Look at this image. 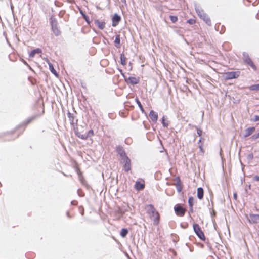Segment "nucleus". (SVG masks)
<instances>
[{
  "label": "nucleus",
  "instance_id": "obj_1",
  "mask_svg": "<svg viewBox=\"0 0 259 259\" xmlns=\"http://www.w3.org/2000/svg\"><path fill=\"white\" fill-rule=\"evenodd\" d=\"M147 213H148L150 218L152 219L153 224L157 226L159 224L160 222V214L152 204H149L146 206Z\"/></svg>",
  "mask_w": 259,
  "mask_h": 259
},
{
  "label": "nucleus",
  "instance_id": "obj_2",
  "mask_svg": "<svg viewBox=\"0 0 259 259\" xmlns=\"http://www.w3.org/2000/svg\"><path fill=\"white\" fill-rule=\"evenodd\" d=\"M195 10L196 13L201 19H202L207 25H211L210 19L202 9L197 8L195 9Z\"/></svg>",
  "mask_w": 259,
  "mask_h": 259
},
{
  "label": "nucleus",
  "instance_id": "obj_3",
  "mask_svg": "<svg viewBox=\"0 0 259 259\" xmlns=\"http://www.w3.org/2000/svg\"><path fill=\"white\" fill-rule=\"evenodd\" d=\"M193 229L197 236L200 239L205 240V237L204 234L198 224H194L193 225Z\"/></svg>",
  "mask_w": 259,
  "mask_h": 259
},
{
  "label": "nucleus",
  "instance_id": "obj_4",
  "mask_svg": "<svg viewBox=\"0 0 259 259\" xmlns=\"http://www.w3.org/2000/svg\"><path fill=\"white\" fill-rule=\"evenodd\" d=\"M240 71L228 72L224 73L225 79L230 80L238 78L240 75Z\"/></svg>",
  "mask_w": 259,
  "mask_h": 259
},
{
  "label": "nucleus",
  "instance_id": "obj_5",
  "mask_svg": "<svg viewBox=\"0 0 259 259\" xmlns=\"http://www.w3.org/2000/svg\"><path fill=\"white\" fill-rule=\"evenodd\" d=\"M174 209L176 214L178 216L180 217H183L185 215V212L186 211V209L183 208L180 204L176 205L174 207Z\"/></svg>",
  "mask_w": 259,
  "mask_h": 259
},
{
  "label": "nucleus",
  "instance_id": "obj_6",
  "mask_svg": "<svg viewBox=\"0 0 259 259\" xmlns=\"http://www.w3.org/2000/svg\"><path fill=\"white\" fill-rule=\"evenodd\" d=\"M124 163L123 168L126 172L129 171L131 169V161L128 157H126L123 160Z\"/></svg>",
  "mask_w": 259,
  "mask_h": 259
},
{
  "label": "nucleus",
  "instance_id": "obj_7",
  "mask_svg": "<svg viewBox=\"0 0 259 259\" xmlns=\"http://www.w3.org/2000/svg\"><path fill=\"white\" fill-rule=\"evenodd\" d=\"M249 221L251 223H257L259 222V214H250L248 218Z\"/></svg>",
  "mask_w": 259,
  "mask_h": 259
},
{
  "label": "nucleus",
  "instance_id": "obj_8",
  "mask_svg": "<svg viewBox=\"0 0 259 259\" xmlns=\"http://www.w3.org/2000/svg\"><path fill=\"white\" fill-rule=\"evenodd\" d=\"M149 117L154 123H156L158 120V114L156 112L151 110L149 113Z\"/></svg>",
  "mask_w": 259,
  "mask_h": 259
},
{
  "label": "nucleus",
  "instance_id": "obj_9",
  "mask_svg": "<svg viewBox=\"0 0 259 259\" xmlns=\"http://www.w3.org/2000/svg\"><path fill=\"white\" fill-rule=\"evenodd\" d=\"M120 20L121 18L119 15L116 14H114L112 18V26L113 27L116 26Z\"/></svg>",
  "mask_w": 259,
  "mask_h": 259
},
{
  "label": "nucleus",
  "instance_id": "obj_10",
  "mask_svg": "<svg viewBox=\"0 0 259 259\" xmlns=\"http://www.w3.org/2000/svg\"><path fill=\"white\" fill-rule=\"evenodd\" d=\"M245 62L248 64L252 69L254 70H256V67L255 65L254 64L253 61L249 57H246L244 60Z\"/></svg>",
  "mask_w": 259,
  "mask_h": 259
},
{
  "label": "nucleus",
  "instance_id": "obj_11",
  "mask_svg": "<svg viewBox=\"0 0 259 259\" xmlns=\"http://www.w3.org/2000/svg\"><path fill=\"white\" fill-rule=\"evenodd\" d=\"M128 81L132 84H136L139 82L140 78L131 76L128 77Z\"/></svg>",
  "mask_w": 259,
  "mask_h": 259
},
{
  "label": "nucleus",
  "instance_id": "obj_12",
  "mask_svg": "<svg viewBox=\"0 0 259 259\" xmlns=\"http://www.w3.org/2000/svg\"><path fill=\"white\" fill-rule=\"evenodd\" d=\"M41 49L40 48H37L31 51L29 53V56L30 58H33L36 54H41Z\"/></svg>",
  "mask_w": 259,
  "mask_h": 259
},
{
  "label": "nucleus",
  "instance_id": "obj_13",
  "mask_svg": "<svg viewBox=\"0 0 259 259\" xmlns=\"http://www.w3.org/2000/svg\"><path fill=\"white\" fill-rule=\"evenodd\" d=\"M255 130L254 127H251L245 130L244 137H247L251 135Z\"/></svg>",
  "mask_w": 259,
  "mask_h": 259
},
{
  "label": "nucleus",
  "instance_id": "obj_14",
  "mask_svg": "<svg viewBox=\"0 0 259 259\" xmlns=\"http://www.w3.org/2000/svg\"><path fill=\"white\" fill-rule=\"evenodd\" d=\"M95 23L100 29H103L105 27L106 23L104 21H100L99 20H96Z\"/></svg>",
  "mask_w": 259,
  "mask_h": 259
},
{
  "label": "nucleus",
  "instance_id": "obj_15",
  "mask_svg": "<svg viewBox=\"0 0 259 259\" xmlns=\"http://www.w3.org/2000/svg\"><path fill=\"white\" fill-rule=\"evenodd\" d=\"M204 190L202 188L199 187L197 190V196L199 199L202 200L203 198Z\"/></svg>",
  "mask_w": 259,
  "mask_h": 259
},
{
  "label": "nucleus",
  "instance_id": "obj_16",
  "mask_svg": "<svg viewBox=\"0 0 259 259\" xmlns=\"http://www.w3.org/2000/svg\"><path fill=\"white\" fill-rule=\"evenodd\" d=\"M145 187V185L143 183H141L139 182H136L135 185V188L137 190H142Z\"/></svg>",
  "mask_w": 259,
  "mask_h": 259
},
{
  "label": "nucleus",
  "instance_id": "obj_17",
  "mask_svg": "<svg viewBox=\"0 0 259 259\" xmlns=\"http://www.w3.org/2000/svg\"><path fill=\"white\" fill-rule=\"evenodd\" d=\"M115 46L119 48L120 47V35H116L114 40Z\"/></svg>",
  "mask_w": 259,
  "mask_h": 259
},
{
  "label": "nucleus",
  "instance_id": "obj_18",
  "mask_svg": "<svg viewBox=\"0 0 259 259\" xmlns=\"http://www.w3.org/2000/svg\"><path fill=\"white\" fill-rule=\"evenodd\" d=\"M67 117L69 118V120L70 121L71 124H74L75 123V117L74 115L72 113H71L70 112H68L67 113Z\"/></svg>",
  "mask_w": 259,
  "mask_h": 259
},
{
  "label": "nucleus",
  "instance_id": "obj_19",
  "mask_svg": "<svg viewBox=\"0 0 259 259\" xmlns=\"http://www.w3.org/2000/svg\"><path fill=\"white\" fill-rule=\"evenodd\" d=\"M121 64L124 66L126 64V58L123 53L120 54V56Z\"/></svg>",
  "mask_w": 259,
  "mask_h": 259
},
{
  "label": "nucleus",
  "instance_id": "obj_20",
  "mask_svg": "<svg viewBox=\"0 0 259 259\" xmlns=\"http://www.w3.org/2000/svg\"><path fill=\"white\" fill-rule=\"evenodd\" d=\"M75 134L76 135L79 137V138L83 139V140H86L87 139V136L85 134H81L80 132L78 131H75Z\"/></svg>",
  "mask_w": 259,
  "mask_h": 259
},
{
  "label": "nucleus",
  "instance_id": "obj_21",
  "mask_svg": "<svg viewBox=\"0 0 259 259\" xmlns=\"http://www.w3.org/2000/svg\"><path fill=\"white\" fill-rule=\"evenodd\" d=\"M35 119V117H31L29 119H27V120H26L23 123V125L24 126H27L29 124H30L31 122H32L34 119Z\"/></svg>",
  "mask_w": 259,
  "mask_h": 259
},
{
  "label": "nucleus",
  "instance_id": "obj_22",
  "mask_svg": "<svg viewBox=\"0 0 259 259\" xmlns=\"http://www.w3.org/2000/svg\"><path fill=\"white\" fill-rule=\"evenodd\" d=\"M49 69H50L51 72L52 73H53L54 75H55L56 76H57L58 74H57L56 71L55 70V69H54L53 64L51 63H49Z\"/></svg>",
  "mask_w": 259,
  "mask_h": 259
},
{
  "label": "nucleus",
  "instance_id": "obj_23",
  "mask_svg": "<svg viewBox=\"0 0 259 259\" xmlns=\"http://www.w3.org/2000/svg\"><path fill=\"white\" fill-rule=\"evenodd\" d=\"M194 199L193 197H190L188 200V203L190 207L191 208L192 211L193 210V206L194 205Z\"/></svg>",
  "mask_w": 259,
  "mask_h": 259
},
{
  "label": "nucleus",
  "instance_id": "obj_24",
  "mask_svg": "<svg viewBox=\"0 0 259 259\" xmlns=\"http://www.w3.org/2000/svg\"><path fill=\"white\" fill-rule=\"evenodd\" d=\"M128 233V231L127 229L123 228L121 230L120 232V235L122 237L124 238L127 235Z\"/></svg>",
  "mask_w": 259,
  "mask_h": 259
},
{
  "label": "nucleus",
  "instance_id": "obj_25",
  "mask_svg": "<svg viewBox=\"0 0 259 259\" xmlns=\"http://www.w3.org/2000/svg\"><path fill=\"white\" fill-rule=\"evenodd\" d=\"M248 89L251 91H259V83L252 85L249 87Z\"/></svg>",
  "mask_w": 259,
  "mask_h": 259
},
{
  "label": "nucleus",
  "instance_id": "obj_26",
  "mask_svg": "<svg viewBox=\"0 0 259 259\" xmlns=\"http://www.w3.org/2000/svg\"><path fill=\"white\" fill-rule=\"evenodd\" d=\"M178 182L176 185L177 190L179 192H181L182 190V186L181 185V181L179 178H178Z\"/></svg>",
  "mask_w": 259,
  "mask_h": 259
},
{
  "label": "nucleus",
  "instance_id": "obj_27",
  "mask_svg": "<svg viewBox=\"0 0 259 259\" xmlns=\"http://www.w3.org/2000/svg\"><path fill=\"white\" fill-rule=\"evenodd\" d=\"M135 101L137 103V104H138V106L139 107L141 111L142 112H144V108H143V106L141 103V102H140L139 100L138 99V98H136L135 99Z\"/></svg>",
  "mask_w": 259,
  "mask_h": 259
},
{
  "label": "nucleus",
  "instance_id": "obj_28",
  "mask_svg": "<svg viewBox=\"0 0 259 259\" xmlns=\"http://www.w3.org/2000/svg\"><path fill=\"white\" fill-rule=\"evenodd\" d=\"M86 134L87 139L89 137H91L94 135V132L93 130H90Z\"/></svg>",
  "mask_w": 259,
  "mask_h": 259
},
{
  "label": "nucleus",
  "instance_id": "obj_29",
  "mask_svg": "<svg viewBox=\"0 0 259 259\" xmlns=\"http://www.w3.org/2000/svg\"><path fill=\"white\" fill-rule=\"evenodd\" d=\"M169 18L172 23H175L178 21V17L176 16L170 15Z\"/></svg>",
  "mask_w": 259,
  "mask_h": 259
},
{
  "label": "nucleus",
  "instance_id": "obj_30",
  "mask_svg": "<svg viewBox=\"0 0 259 259\" xmlns=\"http://www.w3.org/2000/svg\"><path fill=\"white\" fill-rule=\"evenodd\" d=\"M75 168L77 174H78V175L79 177L81 176H82V172H81V170H80L78 165H76L75 166Z\"/></svg>",
  "mask_w": 259,
  "mask_h": 259
},
{
  "label": "nucleus",
  "instance_id": "obj_31",
  "mask_svg": "<svg viewBox=\"0 0 259 259\" xmlns=\"http://www.w3.org/2000/svg\"><path fill=\"white\" fill-rule=\"evenodd\" d=\"M196 20L194 19H190L187 21V23L191 25L194 24L196 23Z\"/></svg>",
  "mask_w": 259,
  "mask_h": 259
},
{
  "label": "nucleus",
  "instance_id": "obj_32",
  "mask_svg": "<svg viewBox=\"0 0 259 259\" xmlns=\"http://www.w3.org/2000/svg\"><path fill=\"white\" fill-rule=\"evenodd\" d=\"M162 123L163 126L164 127H167L168 126V123L167 121H166L164 117H163L162 118Z\"/></svg>",
  "mask_w": 259,
  "mask_h": 259
},
{
  "label": "nucleus",
  "instance_id": "obj_33",
  "mask_svg": "<svg viewBox=\"0 0 259 259\" xmlns=\"http://www.w3.org/2000/svg\"><path fill=\"white\" fill-rule=\"evenodd\" d=\"M119 154H120V157L122 158V160L126 157H127L125 152L124 151H121Z\"/></svg>",
  "mask_w": 259,
  "mask_h": 259
},
{
  "label": "nucleus",
  "instance_id": "obj_34",
  "mask_svg": "<svg viewBox=\"0 0 259 259\" xmlns=\"http://www.w3.org/2000/svg\"><path fill=\"white\" fill-rule=\"evenodd\" d=\"M199 148L200 149V152L201 153V154L202 155H203V154L204 153V150L203 148V144H199Z\"/></svg>",
  "mask_w": 259,
  "mask_h": 259
},
{
  "label": "nucleus",
  "instance_id": "obj_35",
  "mask_svg": "<svg viewBox=\"0 0 259 259\" xmlns=\"http://www.w3.org/2000/svg\"><path fill=\"white\" fill-rule=\"evenodd\" d=\"M258 138H259V133H257V134H254V135H252L251 137V139L252 140H256Z\"/></svg>",
  "mask_w": 259,
  "mask_h": 259
},
{
  "label": "nucleus",
  "instance_id": "obj_36",
  "mask_svg": "<svg viewBox=\"0 0 259 259\" xmlns=\"http://www.w3.org/2000/svg\"><path fill=\"white\" fill-rule=\"evenodd\" d=\"M197 133L199 136H201L202 135L203 131L200 128H197Z\"/></svg>",
  "mask_w": 259,
  "mask_h": 259
},
{
  "label": "nucleus",
  "instance_id": "obj_37",
  "mask_svg": "<svg viewBox=\"0 0 259 259\" xmlns=\"http://www.w3.org/2000/svg\"><path fill=\"white\" fill-rule=\"evenodd\" d=\"M253 180L255 181H259V176H255L253 178Z\"/></svg>",
  "mask_w": 259,
  "mask_h": 259
},
{
  "label": "nucleus",
  "instance_id": "obj_38",
  "mask_svg": "<svg viewBox=\"0 0 259 259\" xmlns=\"http://www.w3.org/2000/svg\"><path fill=\"white\" fill-rule=\"evenodd\" d=\"M254 121H259V116L258 115H255L254 116Z\"/></svg>",
  "mask_w": 259,
  "mask_h": 259
},
{
  "label": "nucleus",
  "instance_id": "obj_39",
  "mask_svg": "<svg viewBox=\"0 0 259 259\" xmlns=\"http://www.w3.org/2000/svg\"><path fill=\"white\" fill-rule=\"evenodd\" d=\"M204 140V139L202 138H201L199 140V142H198V145H199V144H203V143H202V141Z\"/></svg>",
  "mask_w": 259,
  "mask_h": 259
},
{
  "label": "nucleus",
  "instance_id": "obj_40",
  "mask_svg": "<svg viewBox=\"0 0 259 259\" xmlns=\"http://www.w3.org/2000/svg\"><path fill=\"white\" fill-rule=\"evenodd\" d=\"M233 196L235 200L237 199V194L236 193H234Z\"/></svg>",
  "mask_w": 259,
  "mask_h": 259
},
{
  "label": "nucleus",
  "instance_id": "obj_41",
  "mask_svg": "<svg viewBox=\"0 0 259 259\" xmlns=\"http://www.w3.org/2000/svg\"><path fill=\"white\" fill-rule=\"evenodd\" d=\"M83 16L84 18L85 19V20L87 21H88V17L87 16H85V15H84V14H83Z\"/></svg>",
  "mask_w": 259,
  "mask_h": 259
},
{
  "label": "nucleus",
  "instance_id": "obj_42",
  "mask_svg": "<svg viewBox=\"0 0 259 259\" xmlns=\"http://www.w3.org/2000/svg\"><path fill=\"white\" fill-rule=\"evenodd\" d=\"M84 214V211L83 210L82 212H81V215H83Z\"/></svg>",
  "mask_w": 259,
  "mask_h": 259
}]
</instances>
